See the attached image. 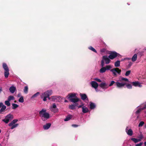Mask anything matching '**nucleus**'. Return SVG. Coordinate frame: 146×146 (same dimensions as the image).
<instances>
[{"label":"nucleus","instance_id":"f704fd0d","mask_svg":"<svg viewBox=\"0 0 146 146\" xmlns=\"http://www.w3.org/2000/svg\"><path fill=\"white\" fill-rule=\"evenodd\" d=\"M18 101L19 102L23 103L24 101L23 97L21 96L19 99Z\"/></svg>","mask_w":146,"mask_h":146},{"label":"nucleus","instance_id":"f8f14e48","mask_svg":"<svg viewBox=\"0 0 146 146\" xmlns=\"http://www.w3.org/2000/svg\"><path fill=\"white\" fill-rule=\"evenodd\" d=\"M50 110L54 113H56L58 112V109L57 108L56 106L55 103H53L50 106Z\"/></svg>","mask_w":146,"mask_h":146},{"label":"nucleus","instance_id":"2eb2a0df","mask_svg":"<svg viewBox=\"0 0 146 146\" xmlns=\"http://www.w3.org/2000/svg\"><path fill=\"white\" fill-rule=\"evenodd\" d=\"M76 94L75 93H70L66 97L67 98L69 99L70 100V99L73 98H75V97H76Z\"/></svg>","mask_w":146,"mask_h":146},{"label":"nucleus","instance_id":"39448f33","mask_svg":"<svg viewBox=\"0 0 146 146\" xmlns=\"http://www.w3.org/2000/svg\"><path fill=\"white\" fill-rule=\"evenodd\" d=\"M101 66L102 68L100 70L99 72L102 74L105 72L106 70H110L112 68V66L110 65H107L104 67V66H102L101 64Z\"/></svg>","mask_w":146,"mask_h":146},{"label":"nucleus","instance_id":"c756f323","mask_svg":"<svg viewBox=\"0 0 146 146\" xmlns=\"http://www.w3.org/2000/svg\"><path fill=\"white\" fill-rule=\"evenodd\" d=\"M40 94V93L39 92H37L36 94L33 95L31 98V99H33L34 98H36Z\"/></svg>","mask_w":146,"mask_h":146},{"label":"nucleus","instance_id":"20e7f679","mask_svg":"<svg viewBox=\"0 0 146 146\" xmlns=\"http://www.w3.org/2000/svg\"><path fill=\"white\" fill-rule=\"evenodd\" d=\"M52 93V90H47L42 94L40 95L41 98L43 99L44 101H46L47 98H48L49 100H50V98L49 97V96L51 95Z\"/></svg>","mask_w":146,"mask_h":146},{"label":"nucleus","instance_id":"412c9836","mask_svg":"<svg viewBox=\"0 0 146 146\" xmlns=\"http://www.w3.org/2000/svg\"><path fill=\"white\" fill-rule=\"evenodd\" d=\"M79 100V99L76 96L75 98L70 99V101L72 102L76 103L78 102Z\"/></svg>","mask_w":146,"mask_h":146},{"label":"nucleus","instance_id":"6e6552de","mask_svg":"<svg viewBox=\"0 0 146 146\" xmlns=\"http://www.w3.org/2000/svg\"><path fill=\"white\" fill-rule=\"evenodd\" d=\"M13 118V115L10 113L5 117V119L2 120V121L6 124L8 123L10 121L12 120Z\"/></svg>","mask_w":146,"mask_h":146},{"label":"nucleus","instance_id":"9d476101","mask_svg":"<svg viewBox=\"0 0 146 146\" xmlns=\"http://www.w3.org/2000/svg\"><path fill=\"white\" fill-rule=\"evenodd\" d=\"M110 71L113 74L114 76H117V73L119 74H120L121 72V70L119 69L118 68H114L110 70Z\"/></svg>","mask_w":146,"mask_h":146},{"label":"nucleus","instance_id":"a211bd4d","mask_svg":"<svg viewBox=\"0 0 146 146\" xmlns=\"http://www.w3.org/2000/svg\"><path fill=\"white\" fill-rule=\"evenodd\" d=\"M90 84L92 85V87L94 88H96L97 87H98V83L94 81H92L91 82Z\"/></svg>","mask_w":146,"mask_h":146},{"label":"nucleus","instance_id":"49530a36","mask_svg":"<svg viewBox=\"0 0 146 146\" xmlns=\"http://www.w3.org/2000/svg\"><path fill=\"white\" fill-rule=\"evenodd\" d=\"M84 104H82V105H79L78 106V108H82V107L83 106H84Z\"/></svg>","mask_w":146,"mask_h":146},{"label":"nucleus","instance_id":"7ed1b4c3","mask_svg":"<svg viewBox=\"0 0 146 146\" xmlns=\"http://www.w3.org/2000/svg\"><path fill=\"white\" fill-rule=\"evenodd\" d=\"M146 109V102L137 106L134 112L137 116V118L139 117V115L141 112L142 110Z\"/></svg>","mask_w":146,"mask_h":146},{"label":"nucleus","instance_id":"2f4dec72","mask_svg":"<svg viewBox=\"0 0 146 146\" xmlns=\"http://www.w3.org/2000/svg\"><path fill=\"white\" fill-rule=\"evenodd\" d=\"M131 140L135 143L141 141V139H137L135 138H132Z\"/></svg>","mask_w":146,"mask_h":146},{"label":"nucleus","instance_id":"6ab92c4d","mask_svg":"<svg viewBox=\"0 0 146 146\" xmlns=\"http://www.w3.org/2000/svg\"><path fill=\"white\" fill-rule=\"evenodd\" d=\"M9 90L11 93L13 94L15 91H16V89L15 87L12 86L10 87Z\"/></svg>","mask_w":146,"mask_h":146},{"label":"nucleus","instance_id":"680f3d73","mask_svg":"<svg viewBox=\"0 0 146 146\" xmlns=\"http://www.w3.org/2000/svg\"><path fill=\"white\" fill-rule=\"evenodd\" d=\"M1 130L0 129V133H1Z\"/></svg>","mask_w":146,"mask_h":146},{"label":"nucleus","instance_id":"8fccbe9b","mask_svg":"<svg viewBox=\"0 0 146 146\" xmlns=\"http://www.w3.org/2000/svg\"><path fill=\"white\" fill-rule=\"evenodd\" d=\"M98 87H97L96 88H94L96 92H98L100 91V90L98 88Z\"/></svg>","mask_w":146,"mask_h":146},{"label":"nucleus","instance_id":"a18cd8bd","mask_svg":"<svg viewBox=\"0 0 146 146\" xmlns=\"http://www.w3.org/2000/svg\"><path fill=\"white\" fill-rule=\"evenodd\" d=\"M72 127H76L78 126V125H76V124H72Z\"/></svg>","mask_w":146,"mask_h":146},{"label":"nucleus","instance_id":"3c124183","mask_svg":"<svg viewBox=\"0 0 146 146\" xmlns=\"http://www.w3.org/2000/svg\"><path fill=\"white\" fill-rule=\"evenodd\" d=\"M132 63L131 62H129V66H131V65H132Z\"/></svg>","mask_w":146,"mask_h":146},{"label":"nucleus","instance_id":"a878e982","mask_svg":"<svg viewBox=\"0 0 146 146\" xmlns=\"http://www.w3.org/2000/svg\"><path fill=\"white\" fill-rule=\"evenodd\" d=\"M72 117V116L71 115H69L64 119V121H66L70 119Z\"/></svg>","mask_w":146,"mask_h":146},{"label":"nucleus","instance_id":"6e6d98bb","mask_svg":"<svg viewBox=\"0 0 146 146\" xmlns=\"http://www.w3.org/2000/svg\"><path fill=\"white\" fill-rule=\"evenodd\" d=\"M2 91V88L1 87L0 88V93Z\"/></svg>","mask_w":146,"mask_h":146},{"label":"nucleus","instance_id":"0eeeda50","mask_svg":"<svg viewBox=\"0 0 146 146\" xmlns=\"http://www.w3.org/2000/svg\"><path fill=\"white\" fill-rule=\"evenodd\" d=\"M3 67L5 70L4 76L5 78L8 77L9 75V70L7 64L3 63Z\"/></svg>","mask_w":146,"mask_h":146},{"label":"nucleus","instance_id":"4468645a","mask_svg":"<svg viewBox=\"0 0 146 146\" xmlns=\"http://www.w3.org/2000/svg\"><path fill=\"white\" fill-rule=\"evenodd\" d=\"M60 98V96H53L51 98V100L52 101L56 102L59 101Z\"/></svg>","mask_w":146,"mask_h":146},{"label":"nucleus","instance_id":"b1692460","mask_svg":"<svg viewBox=\"0 0 146 146\" xmlns=\"http://www.w3.org/2000/svg\"><path fill=\"white\" fill-rule=\"evenodd\" d=\"M82 112L84 113H87L88 111V108L85 106H83L82 109Z\"/></svg>","mask_w":146,"mask_h":146},{"label":"nucleus","instance_id":"f03ea898","mask_svg":"<svg viewBox=\"0 0 146 146\" xmlns=\"http://www.w3.org/2000/svg\"><path fill=\"white\" fill-rule=\"evenodd\" d=\"M46 109H42L39 112L40 116L43 121H45L50 117L49 113L46 112Z\"/></svg>","mask_w":146,"mask_h":146},{"label":"nucleus","instance_id":"e433bc0d","mask_svg":"<svg viewBox=\"0 0 146 146\" xmlns=\"http://www.w3.org/2000/svg\"><path fill=\"white\" fill-rule=\"evenodd\" d=\"M126 85V86L127 88L129 89H131L132 88V86L131 84H125Z\"/></svg>","mask_w":146,"mask_h":146},{"label":"nucleus","instance_id":"79ce46f5","mask_svg":"<svg viewBox=\"0 0 146 146\" xmlns=\"http://www.w3.org/2000/svg\"><path fill=\"white\" fill-rule=\"evenodd\" d=\"M143 135L141 133L140 134V135H139V139H141H141L143 138Z\"/></svg>","mask_w":146,"mask_h":146},{"label":"nucleus","instance_id":"ea45409f","mask_svg":"<svg viewBox=\"0 0 146 146\" xmlns=\"http://www.w3.org/2000/svg\"><path fill=\"white\" fill-rule=\"evenodd\" d=\"M75 106L74 105H71L69 106V108L70 109L73 110L75 108Z\"/></svg>","mask_w":146,"mask_h":146},{"label":"nucleus","instance_id":"bf43d9fd","mask_svg":"<svg viewBox=\"0 0 146 146\" xmlns=\"http://www.w3.org/2000/svg\"><path fill=\"white\" fill-rule=\"evenodd\" d=\"M144 144L145 146H146V141L144 143Z\"/></svg>","mask_w":146,"mask_h":146},{"label":"nucleus","instance_id":"cd10ccee","mask_svg":"<svg viewBox=\"0 0 146 146\" xmlns=\"http://www.w3.org/2000/svg\"><path fill=\"white\" fill-rule=\"evenodd\" d=\"M114 66L115 67H118L120 66V61L119 60H117L115 62Z\"/></svg>","mask_w":146,"mask_h":146},{"label":"nucleus","instance_id":"4be33fe9","mask_svg":"<svg viewBox=\"0 0 146 146\" xmlns=\"http://www.w3.org/2000/svg\"><path fill=\"white\" fill-rule=\"evenodd\" d=\"M96 105L94 103L92 102H90V108L91 110H93L96 107Z\"/></svg>","mask_w":146,"mask_h":146},{"label":"nucleus","instance_id":"09e8293b","mask_svg":"<svg viewBox=\"0 0 146 146\" xmlns=\"http://www.w3.org/2000/svg\"><path fill=\"white\" fill-rule=\"evenodd\" d=\"M4 105L2 102H0V108L2 107Z\"/></svg>","mask_w":146,"mask_h":146},{"label":"nucleus","instance_id":"c9c22d12","mask_svg":"<svg viewBox=\"0 0 146 146\" xmlns=\"http://www.w3.org/2000/svg\"><path fill=\"white\" fill-rule=\"evenodd\" d=\"M5 105H7V106H9L11 105L10 102L8 100L5 101Z\"/></svg>","mask_w":146,"mask_h":146},{"label":"nucleus","instance_id":"58836bf2","mask_svg":"<svg viewBox=\"0 0 146 146\" xmlns=\"http://www.w3.org/2000/svg\"><path fill=\"white\" fill-rule=\"evenodd\" d=\"M114 83L115 84V82L113 80L111 81L110 83L109 84V85H108L109 87L112 86Z\"/></svg>","mask_w":146,"mask_h":146},{"label":"nucleus","instance_id":"473e14b6","mask_svg":"<svg viewBox=\"0 0 146 146\" xmlns=\"http://www.w3.org/2000/svg\"><path fill=\"white\" fill-rule=\"evenodd\" d=\"M88 49L92 51L95 52L96 53H97V51L92 46H90L88 48Z\"/></svg>","mask_w":146,"mask_h":146},{"label":"nucleus","instance_id":"9b49d317","mask_svg":"<svg viewBox=\"0 0 146 146\" xmlns=\"http://www.w3.org/2000/svg\"><path fill=\"white\" fill-rule=\"evenodd\" d=\"M109 58L111 60H112L115 58L118 55H120V54L117 53L115 51H111L109 53Z\"/></svg>","mask_w":146,"mask_h":146},{"label":"nucleus","instance_id":"423d86ee","mask_svg":"<svg viewBox=\"0 0 146 146\" xmlns=\"http://www.w3.org/2000/svg\"><path fill=\"white\" fill-rule=\"evenodd\" d=\"M110 59L109 58V56L108 57L107 56L105 55L103 56L102 58V59L101 61V64L102 66L104 65V62L106 64H109L110 62Z\"/></svg>","mask_w":146,"mask_h":146},{"label":"nucleus","instance_id":"4c0bfd02","mask_svg":"<svg viewBox=\"0 0 146 146\" xmlns=\"http://www.w3.org/2000/svg\"><path fill=\"white\" fill-rule=\"evenodd\" d=\"M145 123L143 121H141L139 124L138 127H142L143 125Z\"/></svg>","mask_w":146,"mask_h":146},{"label":"nucleus","instance_id":"bb28decb","mask_svg":"<svg viewBox=\"0 0 146 146\" xmlns=\"http://www.w3.org/2000/svg\"><path fill=\"white\" fill-rule=\"evenodd\" d=\"M137 58V54H135L133 55L132 58L131 60L133 62L135 61L136 60Z\"/></svg>","mask_w":146,"mask_h":146},{"label":"nucleus","instance_id":"f3484780","mask_svg":"<svg viewBox=\"0 0 146 146\" xmlns=\"http://www.w3.org/2000/svg\"><path fill=\"white\" fill-rule=\"evenodd\" d=\"M132 84L133 86L135 87H142V85L140 83L137 81L133 82Z\"/></svg>","mask_w":146,"mask_h":146},{"label":"nucleus","instance_id":"aec40b11","mask_svg":"<svg viewBox=\"0 0 146 146\" xmlns=\"http://www.w3.org/2000/svg\"><path fill=\"white\" fill-rule=\"evenodd\" d=\"M51 124L50 123H46L43 126V128L44 130L48 129L51 126Z\"/></svg>","mask_w":146,"mask_h":146},{"label":"nucleus","instance_id":"a19ab883","mask_svg":"<svg viewBox=\"0 0 146 146\" xmlns=\"http://www.w3.org/2000/svg\"><path fill=\"white\" fill-rule=\"evenodd\" d=\"M131 71L130 70L127 71L125 73V75L126 76H128L130 74Z\"/></svg>","mask_w":146,"mask_h":146},{"label":"nucleus","instance_id":"ddd939ff","mask_svg":"<svg viewBox=\"0 0 146 146\" xmlns=\"http://www.w3.org/2000/svg\"><path fill=\"white\" fill-rule=\"evenodd\" d=\"M99 86L104 90L106 89L109 87L108 84L104 82H102L99 85Z\"/></svg>","mask_w":146,"mask_h":146},{"label":"nucleus","instance_id":"4d7b16f0","mask_svg":"<svg viewBox=\"0 0 146 146\" xmlns=\"http://www.w3.org/2000/svg\"><path fill=\"white\" fill-rule=\"evenodd\" d=\"M64 102H68V101L67 100H65Z\"/></svg>","mask_w":146,"mask_h":146},{"label":"nucleus","instance_id":"603ef678","mask_svg":"<svg viewBox=\"0 0 146 146\" xmlns=\"http://www.w3.org/2000/svg\"><path fill=\"white\" fill-rule=\"evenodd\" d=\"M100 51L101 52H104V49H102Z\"/></svg>","mask_w":146,"mask_h":146},{"label":"nucleus","instance_id":"5fc2aeb1","mask_svg":"<svg viewBox=\"0 0 146 146\" xmlns=\"http://www.w3.org/2000/svg\"><path fill=\"white\" fill-rule=\"evenodd\" d=\"M21 94H18V95H17V96H18V97H21Z\"/></svg>","mask_w":146,"mask_h":146},{"label":"nucleus","instance_id":"c03bdc74","mask_svg":"<svg viewBox=\"0 0 146 146\" xmlns=\"http://www.w3.org/2000/svg\"><path fill=\"white\" fill-rule=\"evenodd\" d=\"M142 144H143V143L140 142L138 144H136L135 146H141L142 145Z\"/></svg>","mask_w":146,"mask_h":146},{"label":"nucleus","instance_id":"1a4fd4ad","mask_svg":"<svg viewBox=\"0 0 146 146\" xmlns=\"http://www.w3.org/2000/svg\"><path fill=\"white\" fill-rule=\"evenodd\" d=\"M17 119H15L13 120L10 123L8 124V125L9 127H11V129H13L17 127L19 124L18 123L15 124V123L18 121Z\"/></svg>","mask_w":146,"mask_h":146},{"label":"nucleus","instance_id":"7c9ffc66","mask_svg":"<svg viewBox=\"0 0 146 146\" xmlns=\"http://www.w3.org/2000/svg\"><path fill=\"white\" fill-rule=\"evenodd\" d=\"M15 100L14 97L12 96H9L7 100L10 102L11 100Z\"/></svg>","mask_w":146,"mask_h":146},{"label":"nucleus","instance_id":"c85d7f7f","mask_svg":"<svg viewBox=\"0 0 146 146\" xmlns=\"http://www.w3.org/2000/svg\"><path fill=\"white\" fill-rule=\"evenodd\" d=\"M12 108L13 109L15 110L16 108H18L19 107V105L17 104L14 103H13L12 104Z\"/></svg>","mask_w":146,"mask_h":146},{"label":"nucleus","instance_id":"13d9d810","mask_svg":"<svg viewBox=\"0 0 146 146\" xmlns=\"http://www.w3.org/2000/svg\"><path fill=\"white\" fill-rule=\"evenodd\" d=\"M124 60H125V59L124 58L122 59L121 60V61H123Z\"/></svg>","mask_w":146,"mask_h":146},{"label":"nucleus","instance_id":"37998d69","mask_svg":"<svg viewBox=\"0 0 146 146\" xmlns=\"http://www.w3.org/2000/svg\"><path fill=\"white\" fill-rule=\"evenodd\" d=\"M94 79L98 82H102V80L100 79H98L97 78H94Z\"/></svg>","mask_w":146,"mask_h":146},{"label":"nucleus","instance_id":"864d4df0","mask_svg":"<svg viewBox=\"0 0 146 146\" xmlns=\"http://www.w3.org/2000/svg\"><path fill=\"white\" fill-rule=\"evenodd\" d=\"M124 59H125V60H130V58H124Z\"/></svg>","mask_w":146,"mask_h":146},{"label":"nucleus","instance_id":"393cba45","mask_svg":"<svg viewBox=\"0 0 146 146\" xmlns=\"http://www.w3.org/2000/svg\"><path fill=\"white\" fill-rule=\"evenodd\" d=\"M6 107L5 106H3L0 110V114H3V112H4L6 109Z\"/></svg>","mask_w":146,"mask_h":146},{"label":"nucleus","instance_id":"de8ad7c7","mask_svg":"<svg viewBox=\"0 0 146 146\" xmlns=\"http://www.w3.org/2000/svg\"><path fill=\"white\" fill-rule=\"evenodd\" d=\"M144 110H145L144 111H143V113L144 114V115L146 117V108L145 109H144Z\"/></svg>","mask_w":146,"mask_h":146},{"label":"nucleus","instance_id":"dca6fc26","mask_svg":"<svg viewBox=\"0 0 146 146\" xmlns=\"http://www.w3.org/2000/svg\"><path fill=\"white\" fill-rule=\"evenodd\" d=\"M128 127H127L125 129V131L127 134L129 136H132L133 134V131L132 129H128Z\"/></svg>","mask_w":146,"mask_h":146},{"label":"nucleus","instance_id":"5701e85b","mask_svg":"<svg viewBox=\"0 0 146 146\" xmlns=\"http://www.w3.org/2000/svg\"><path fill=\"white\" fill-rule=\"evenodd\" d=\"M80 96H81L82 99L84 100L87 98V96L85 94H80Z\"/></svg>","mask_w":146,"mask_h":146},{"label":"nucleus","instance_id":"f257e3e1","mask_svg":"<svg viewBox=\"0 0 146 146\" xmlns=\"http://www.w3.org/2000/svg\"><path fill=\"white\" fill-rule=\"evenodd\" d=\"M126 82H129V80L123 77H121L120 79L117 80L115 82V85L118 88H121L124 87L126 84Z\"/></svg>","mask_w":146,"mask_h":146},{"label":"nucleus","instance_id":"052dcab7","mask_svg":"<svg viewBox=\"0 0 146 146\" xmlns=\"http://www.w3.org/2000/svg\"><path fill=\"white\" fill-rule=\"evenodd\" d=\"M144 127H145V128H146V124H145V125L144 126Z\"/></svg>","mask_w":146,"mask_h":146},{"label":"nucleus","instance_id":"72a5a7b5","mask_svg":"<svg viewBox=\"0 0 146 146\" xmlns=\"http://www.w3.org/2000/svg\"><path fill=\"white\" fill-rule=\"evenodd\" d=\"M28 87L27 86H25L24 89V92L26 94H27L28 92Z\"/></svg>","mask_w":146,"mask_h":146}]
</instances>
